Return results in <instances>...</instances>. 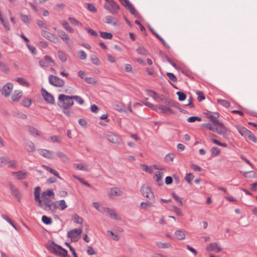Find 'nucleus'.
Masks as SVG:
<instances>
[{
    "label": "nucleus",
    "instance_id": "1",
    "mask_svg": "<svg viewBox=\"0 0 257 257\" xmlns=\"http://www.w3.org/2000/svg\"><path fill=\"white\" fill-rule=\"evenodd\" d=\"M55 198L54 192L50 189L43 191L42 193V201L43 203V207L46 211H50L51 212H55L57 208V204L52 200Z\"/></svg>",
    "mask_w": 257,
    "mask_h": 257
},
{
    "label": "nucleus",
    "instance_id": "2",
    "mask_svg": "<svg viewBox=\"0 0 257 257\" xmlns=\"http://www.w3.org/2000/svg\"><path fill=\"white\" fill-rule=\"evenodd\" d=\"M58 105L62 108H69L73 105L72 96L61 94L59 95Z\"/></svg>",
    "mask_w": 257,
    "mask_h": 257
},
{
    "label": "nucleus",
    "instance_id": "3",
    "mask_svg": "<svg viewBox=\"0 0 257 257\" xmlns=\"http://www.w3.org/2000/svg\"><path fill=\"white\" fill-rule=\"evenodd\" d=\"M104 8L112 15L117 14L119 9V6L113 0H108L105 2Z\"/></svg>",
    "mask_w": 257,
    "mask_h": 257
},
{
    "label": "nucleus",
    "instance_id": "4",
    "mask_svg": "<svg viewBox=\"0 0 257 257\" xmlns=\"http://www.w3.org/2000/svg\"><path fill=\"white\" fill-rule=\"evenodd\" d=\"M141 192L143 195L148 198L149 200H152L154 202L155 201V196L151 188L147 185L144 184L141 188Z\"/></svg>",
    "mask_w": 257,
    "mask_h": 257
},
{
    "label": "nucleus",
    "instance_id": "5",
    "mask_svg": "<svg viewBox=\"0 0 257 257\" xmlns=\"http://www.w3.org/2000/svg\"><path fill=\"white\" fill-rule=\"evenodd\" d=\"M49 82L52 85L56 87H62L64 84V81L59 77L50 75L48 78Z\"/></svg>",
    "mask_w": 257,
    "mask_h": 257
},
{
    "label": "nucleus",
    "instance_id": "6",
    "mask_svg": "<svg viewBox=\"0 0 257 257\" xmlns=\"http://www.w3.org/2000/svg\"><path fill=\"white\" fill-rule=\"evenodd\" d=\"M120 3L130 11L132 14L134 15L135 17L137 18L140 17V14L139 13L136 11L134 7L128 0H121Z\"/></svg>",
    "mask_w": 257,
    "mask_h": 257
},
{
    "label": "nucleus",
    "instance_id": "7",
    "mask_svg": "<svg viewBox=\"0 0 257 257\" xmlns=\"http://www.w3.org/2000/svg\"><path fill=\"white\" fill-rule=\"evenodd\" d=\"M102 210H99V211L102 213H107L108 216L113 219L119 220L117 215L114 209H111L107 207H102Z\"/></svg>",
    "mask_w": 257,
    "mask_h": 257
},
{
    "label": "nucleus",
    "instance_id": "8",
    "mask_svg": "<svg viewBox=\"0 0 257 257\" xmlns=\"http://www.w3.org/2000/svg\"><path fill=\"white\" fill-rule=\"evenodd\" d=\"M42 94L44 100L50 104H54L55 103L54 98L53 95L46 90L44 88L41 90Z\"/></svg>",
    "mask_w": 257,
    "mask_h": 257
},
{
    "label": "nucleus",
    "instance_id": "9",
    "mask_svg": "<svg viewBox=\"0 0 257 257\" xmlns=\"http://www.w3.org/2000/svg\"><path fill=\"white\" fill-rule=\"evenodd\" d=\"M214 125L215 126L214 132H216L220 135H225L226 134V128L219 120L218 121V123H215Z\"/></svg>",
    "mask_w": 257,
    "mask_h": 257
},
{
    "label": "nucleus",
    "instance_id": "10",
    "mask_svg": "<svg viewBox=\"0 0 257 257\" xmlns=\"http://www.w3.org/2000/svg\"><path fill=\"white\" fill-rule=\"evenodd\" d=\"M82 232L81 228L72 229L67 232V237L71 240H76L75 239L78 237Z\"/></svg>",
    "mask_w": 257,
    "mask_h": 257
},
{
    "label": "nucleus",
    "instance_id": "11",
    "mask_svg": "<svg viewBox=\"0 0 257 257\" xmlns=\"http://www.w3.org/2000/svg\"><path fill=\"white\" fill-rule=\"evenodd\" d=\"M13 88V85L11 83H8L3 86L1 90V93L5 97L10 96Z\"/></svg>",
    "mask_w": 257,
    "mask_h": 257
},
{
    "label": "nucleus",
    "instance_id": "12",
    "mask_svg": "<svg viewBox=\"0 0 257 257\" xmlns=\"http://www.w3.org/2000/svg\"><path fill=\"white\" fill-rule=\"evenodd\" d=\"M41 188L39 186L36 187L34 190V200L38 203V206L43 207V203L40 199Z\"/></svg>",
    "mask_w": 257,
    "mask_h": 257
},
{
    "label": "nucleus",
    "instance_id": "13",
    "mask_svg": "<svg viewBox=\"0 0 257 257\" xmlns=\"http://www.w3.org/2000/svg\"><path fill=\"white\" fill-rule=\"evenodd\" d=\"M156 111H157V109H159L160 110V112L162 113H165L167 114L175 113L174 111L173 110H172L169 107H168L164 105L160 104L156 106Z\"/></svg>",
    "mask_w": 257,
    "mask_h": 257
},
{
    "label": "nucleus",
    "instance_id": "14",
    "mask_svg": "<svg viewBox=\"0 0 257 257\" xmlns=\"http://www.w3.org/2000/svg\"><path fill=\"white\" fill-rule=\"evenodd\" d=\"M0 161L4 165H8L10 167L14 168L16 166V162L15 160H10L8 158L3 157L0 158Z\"/></svg>",
    "mask_w": 257,
    "mask_h": 257
},
{
    "label": "nucleus",
    "instance_id": "15",
    "mask_svg": "<svg viewBox=\"0 0 257 257\" xmlns=\"http://www.w3.org/2000/svg\"><path fill=\"white\" fill-rule=\"evenodd\" d=\"M10 188L12 194L15 196L19 201H20L21 199V194L19 192L18 189L16 188L12 183H10Z\"/></svg>",
    "mask_w": 257,
    "mask_h": 257
},
{
    "label": "nucleus",
    "instance_id": "16",
    "mask_svg": "<svg viewBox=\"0 0 257 257\" xmlns=\"http://www.w3.org/2000/svg\"><path fill=\"white\" fill-rule=\"evenodd\" d=\"M108 141L115 144H119L121 141L120 138L112 133H108L107 134Z\"/></svg>",
    "mask_w": 257,
    "mask_h": 257
},
{
    "label": "nucleus",
    "instance_id": "17",
    "mask_svg": "<svg viewBox=\"0 0 257 257\" xmlns=\"http://www.w3.org/2000/svg\"><path fill=\"white\" fill-rule=\"evenodd\" d=\"M123 194V191L118 187H112L110 189L108 196L110 198H112L114 196H121Z\"/></svg>",
    "mask_w": 257,
    "mask_h": 257
},
{
    "label": "nucleus",
    "instance_id": "18",
    "mask_svg": "<svg viewBox=\"0 0 257 257\" xmlns=\"http://www.w3.org/2000/svg\"><path fill=\"white\" fill-rule=\"evenodd\" d=\"M206 250L208 251H214L218 252L221 251V247L217 242L210 243L206 247Z\"/></svg>",
    "mask_w": 257,
    "mask_h": 257
},
{
    "label": "nucleus",
    "instance_id": "19",
    "mask_svg": "<svg viewBox=\"0 0 257 257\" xmlns=\"http://www.w3.org/2000/svg\"><path fill=\"white\" fill-rule=\"evenodd\" d=\"M42 35L45 38L47 39L48 40L53 43H56L57 42V37L50 33L49 32H47L46 31H43L42 32Z\"/></svg>",
    "mask_w": 257,
    "mask_h": 257
},
{
    "label": "nucleus",
    "instance_id": "20",
    "mask_svg": "<svg viewBox=\"0 0 257 257\" xmlns=\"http://www.w3.org/2000/svg\"><path fill=\"white\" fill-rule=\"evenodd\" d=\"M24 149L28 152H34L36 150V147L34 143L30 141H26L24 145Z\"/></svg>",
    "mask_w": 257,
    "mask_h": 257
},
{
    "label": "nucleus",
    "instance_id": "21",
    "mask_svg": "<svg viewBox=\"0 0 257 257\" xmlns=\"http://www.w3.org/2000/svg\"><path fill=\"white\" fill-rule=\"evenodd\" d=\"M39 154L47 158L53 159L55 158L54 156V153L46 149H41L39 151Z\"/></svg>",
    "mask_w": 257,
    "mask_h": 257
},
{
    "label": "nucleus",
    "instance_id": "22",
    "mask_svg": "<svg viewBox=\"0 0 257 257\" xmlns=\"http://www.w3.org/2000/svg\"><path fill=\"white\" fill-rule=\"evenodd\" d=\"M148 95L151 97L157 102H160L161 101L162 98H163V95H159L156 92L151 90H147Z\"/></svg>",
    "mask_w": 257,
    "mask_h": 257
},
{
    "label": "nucleus",
    "instance_id": "23",
    "mask_svg": "<svg viewBox=\"0 0 257 257\" xmlns=\"http://www.w3.org/2000/svg\"><path fill=\"white\" fill-rule=\"evenodd\" d=\"M13 175L15 176L18 180H22L25 179L27 177V173L24 171H19L14 172L12 173Z\"/></svg>",
    "mask_w": 257,
    "mask_h": 257
},
{
    "label": "nucleus",
    "instance_id": "24",
    "mask_svg": "<svg viewBox=\"0 0 257 257\" xmlns=\"http://www.w3.org/2000/svg\"><path fill=\"white\" fill-rule=\"evenodd\" d=\"M23 92L21 90H16L14 93L12 95V99L13 101L17 102L22 96Z\"/></svg>",
    "mask_w": 257,
    "mask_h": 257
},
{
    "label": "nucleus",
    "instance_id": "25",
    "mask_svg": "<svg viewBox=\"0 0 257 257\" xmlns=\"http://www.w3.org/2000/svg\"><path fill=\"white\" fill-rule=\"evenodd\" d=\"M164 175V173L162 172L157 171L155 173V176L157 178L156 182L159 186L163 184L162 177Z\"/></svg>",
    "mask_w": 257,
    "mask_h": 257
},
{
    "label": "nucleus",
    "instance_id": "26",
    "mask_svg": "<svg viewBox=\"0 0 257 257\" xmlns=\"http://www.w3.org/2000/svg\"><path fill=\"white\" fill-rule=\"evenodd\" d=\"M184 232L185 231L183 230L178 229L175 231V235L178 239H184L185 238V234Z\"/></svg>",
    "mask_w": 257,
    "mask_h": 257
},
{
    "label": "nucleus",
    "instance_id": "27",
    "mask_svg": "<svg viewBox=\"0 0 257 257\" xmlns=\"http://www.w3.org/2000/svg\"><path fill=\"white\" fill-rule=\"evenodd\" d=\"M217 116L212 115L211 112H209L206 114V117L210 119V121L214 124L215 123H218L219 120L217 118L218 114L216 113Z\"/></svg>",
    "mask_w": 257,
    "mask_h": 257
},
{
    "label": "nucleus",
    "instance_id": "28",
    "mask_svg": "<svg viewBox=\"0 0 257 257\" xmlns=\"http://www.w3.org/2000/svg\"><path fill=\"white\" fill-rule=\"evenodd\" d=\"M62 247L61 246L58 245L55 243L54 242L52 243V245L50 246V250L53 253H55L56 254H58L59 251H60V249H58V248Z\"/></svg>",
    "mask_w": 257,
    "mask_h": 257
},
{
    "label": "nucleus",
    "instance_id": "29",
    "mask_svg": "<svg viewBox=\"0 0 257 257\" xmlns=\"http://www.w3.org/2000/svg\"><path fill=\"white\" fill-rule=\"evenodd\" d=\"M114 109L116 110L119 111V112H122L125 111V107L124 105L120 103V102H117L113 105Z\"/></svg>",
    "mask_w": 257,
    "mask_h": 257
},
{
    "label": "nucleus",
    "instance_id": "30",
    "mask_svg": "<svg viewBox=\"0 0 257 257\" xmlns=\"http://www.w3.org/2000/svg\"><path fill=\"white\" fill-rule=\"evenodd\" d=\"M136 51L138 54L143 56H148L149 54V51L143 46L139 47Z\"/></svg>",
    "mask_w": 257,
    "mask_h": 257
},
{
    "label": "nucleus",
    "instance_id": "31",
    "mask_svg": "<svg viewBox=\"0 0 257 257\" xmlns=\"http://www.w3.org/2000/svg\"><path fill=\"white\" fill-rule=\"evenodd\" d=\"M72 220L77 224H81L83 223V218L77 214H74L72 216Z\"/></svg>",
    "mask_w": 257,
    "mask_h": 257
},
{
    "label": "nucleus",
    "instance_id": "32",
    "mask_svg": "<svg viewBox=\"0 0 257 257\" xmlns=\"http://www.w3.org/2000/svg\"><path fill=\"white\" fill-rule=\"evenodd\" d=\"M105 23L116 26L117 23L114 21V18L111 16H107L105 18Z\"/></svg>",
    "mask_w": 257,
    "mask_h": 257
},
{
    "label": "nucleus",
    "instance_id": "33",
    "mask_svg": "<svg viewBox=\"0 0 257 257\" xmlns=\"http://www.w3.org/2000/svg\"><path fill=\"white\" fill-rule=\"evenodd\" d=\"M242 173V175L247 178H254L255 177V173L253 171H248V172H240Z\"/></svg>",
    "mask_w": 257,
    "mask_h": 257
},
{
    "label": "nucleus",
    "instance_id": "34",
    "mask_svg": "<svg viewBox=\"0 0 257 257\" xmlns=\"http://www.w3.org/2000/svg\"><path fill=\"white\" fill-rule=\"evenodd\" d=\"M0 21H1L2 24L4 26V27L5 28V29L9 31L10 30V27L9 26V23L8 21L5 20V19L3 18V16L0 13Z\"/></svg>",
    "mask_w": 257,
    "mask_h": 257
},
{
    "label": "nucleus",
    "instance_id": "35",
    "mask_svg": "<svg viewBox=\"0 0 257 257\" xmlns=\"http://www.w3.org/2000/svg\"><path fill=\"white\" fill-rule=\"evenodd\" d=\"M58 33L59 34V37L63 41H67L69 39V37L68 36V35L63 31L59 30V31H58Z\"/></svg>",
    "mask_w": 257,
    "mask_h": 257
},
{
    "label": "nucleus",
    "instance_id": "36",
    "mask_svg": "<svg viewBox=\"0 0 257 257\" xmlns=\"http://www.w3.org/2000/svg\"><path fill=\"white\" fill-rule=\"evenodd\" d=\"M238 131L239 133L243 137H246L247 135L248 134V132H249L250 131L246 129L245 127L243 126H240L238 128Z\"/></svg>",
    "mask_w": 257,
    "mask_h": 257
},
{
    "label": "nucleus",
    "instance_id": "37",
    "mask_svg": "<svg viewBox=\"0 0 257 257\" xmlns=\"http://www.w3.org/2000/svg\"><path fill=\"white\" fill-rule=\"evenodd\" d=\"M61 24L64 28L67 31L71 33L74 32V30L69 26L67 22L62 21Z\"/></svg>",
    "mask_w": 257,
    "mask_h": 257
},
{
    "label": "nucleus",
    "instance_id": "38",
    "mask_svg": "<svg viewBox=\"0 0 257 257\" xmlns=\"http://www.w3.org/2000/svg\"><path fill=\"white\" fill-rule=\"evenodd\" d=\"M156 244L158 247L161 248H169L171 246V245L170 243L165 242L163 243L162 242H157Z\"/></svg>",
    "mask_w": 257,
    "mask_h": 257
},
{
    "label": "nucleus",
    "instance_id": "39",
    "mask_svg": "<svg viewBox=\"0 0 257 257\" xmlns=\"http://www.w3.org/2000/svg\"><path fill=\"white\" fill-rule=\"evenodd\" d=\"M56 155L63 162H67L68 161V158L67 156L62 152H58L56 153Z\"/></svg>",
    "mask_w": 257,
    "mask_h": 257
},
{
    "label": "nucleus",
    "instance_id": "40",
    "mask_svg": "<svg viewBox=\"0 0 257 257\" xmlns=\"http://www.w3.org/2000/svg\"><path fill=\"white\" fill-rule=\"evenodd\" d=\"M42 221L44 224H45L46 225H50L52 223V218L51 217H48L46 215L42 216Z\"/></svg>",
    "mask_w": 257,
    "mask_h": 257
},
{
    "label": "nucleus",
    "instance_id": "41",
    "mask_svg": "<svg viewBox=\"0 0 257 257\" xmlns=\"http://www.w3.org/2000/svg\"><path fill=\"white\" fill-rule=\"evenodd\" d=\"M90 60L93 64L96 66H99L100 64L99 60L95 55H91L90 56Z\"/></svg>",
    "mask_w": 257,
    "mask_h": 257
},
{
    "label": "nucleus",
    "instance_id": "42",
    "mask_svg": "<svg viewBox=\"0 0 257 257\" xmlns=\"http://www.w3.org/2000/svg\"><path fill=\"white\" fill-rule=\"evenodd\" d=\"M217 101L219 104L225 107H228L230 106V102L227 100L218 99Z\"/></svg>",
    "mask_w": 257,
    "mask_h": 257
},
{
    "label": "nucleus",
    "instance_id": "43",
    "mask_svg": "<svg viewBox=\"0 0 257 257\" xmlns=\"http://www.w3.org/2000/svg\"><path fill=\"white\" fill-rule=\"evenodd\" d=\"M16 81L22 85H26L27 87L30 86V83L23 78L18 77L16 79Z\"/></svg>",
    "mask_w": 257,
    "mask_h": 257
},
{
    "label": "nucleus",
    "instance_id": "44",
    "mask_svg": "<svg viewBox=\"0 0 257 257\" xmlns=\"http://www.w3.org/2000/svg\"><path fill=\"white\" fill-rule=\"evenodd\" d=\"M58 56L59 58L62 61L65 62L67 60V56L66 54L62 51L59 50L58 51Z\"/></svg>",
    "mask_w": 257,
    "mask_h": 257
},
{
    "label": "nucleus",
    "instance_id": "45",
    "mask_svg": "<svg viewBox=\"0 0 257 257\" xmlns=\"http://www.w3.org/2000/svg\"><path fill=\"white\" fill-rule=\"evenodd\" d=\"M100 34V36L103 39H111L112 38V35L110 33L101 32Z\"/></svg>",
    "mask_w": 257,
    "mask_h": 257
},
{
    "label": "nucleus",
    "instance_id": "46",
    "mask_svg": "<svg viewBox=\"0 0 257 257\" xmlns=\"http://www.w3.org/2000/svg\"><path fill=\"white\" fill-rule=\"evenodd\" d=\"M211 152L212 156L215 157L219 154L220 151V149L216 147H213L211 149Z\"/></svg>",
    "mask_w": 257,
    "mask_h": 257
},
{
    "label": "nucleus",
    "instance_id": "47",
    "mask_svg": "<svg viewBox=\"0 0 257 257\" xmlns=\"http://www.w3.org/2000/svg\"><path fill=\"white\" fill-rule=\"evenodd\" d=\"M77 169L79 170L86 171L87 170V165L83 164V163H78L75 164Z\"/></svg>",
    "mask_w": 257,
    "mask_h": 257
},
{
    "label": "nucleus",
    "instance_id": "48",
    "mask_svg": "<svg viewBox=\"0 0 257 257\" xmlns=\"http://www.w3.org/2000/svg\"><path fill=\"white\" fill-rule=\"evenodd\" d=\"M86 5H87V9L88 11L93 13L96 12L97 9L93 4L86 3Z\"/></svg>",
    "mask_w": 257,
    "mask_h": 257
},
{
    "label": "nucleus",
    "instance_id": "49",
    "mask_svg": "<svg viewBox=\"0 0 257 257\" xmlns=\"http://www.w3.org/2000/svg\"><path fill=\"white\" fill-rule=\"evenodd\" d=\"M177 95L178 96V99L179 101H182L186 99V95L183 92L178 91L176 93Z\"/></svg>",
    "mask_w": 257,
    "mask_h": 257
},
{
    "label": "nucleus",
    "instance_id": "50",
    "mask_svg": "<svg viewBox=\"0 0 257 257\" xmlns=\"http://www.w3.org/2000/svg\"><path fill=\"white\" fill-rule=\"evenodd\" d=\"M175 158V154L173 153H169L165 157V161L167 162H170L173 160Z\"/></svg>",
    "mask_w": 257,
    "mask_h": 257
},
{
    "label": "nucleus",
    "instance_id": "51",
    "mask_svg": "<svg viewBox=\"0 0 257 257\" xmlns=\"http://www.w3.org/2000/svg\"><path fill=\"white\" fill-rule=\"evenodd\" d=\"M22 103L23 106L28 107L31 105L32 100L30 98H25L22 100Z\"/></svg>",
    "mask_w": 257,
    "mask_h": 257
},
{
    "label": "nucleus",
    "instance_id": "52",
    "mask_svg": "<svg viewBox=\"0 0 257 257\" xmlns=\"http://www.w3.org/2000/svg\"><path fill=\"white\" fill-rule=\"evenodd\" d=\"M68 20L72 25L82 26V24L74 18L70 17L68 18Z\"/></svg>",
    "mask_w": 257,
    "mask_h": 257
},
{
    "label": "nucleus",
    "instance_id": "53",
    "mask_svg": "<svg viewBox=\"0 0 257 257\" xmlns=\"http://www.w3.org/2000/svg\"><path fill=\"white\" fill-rule=\"evenodd\" d=\"M196 120L200 121H201V118L199 116H190L187 118V121L189 122H195Z\"/></svg>",
    "mask_w": 257,
    "mask_h": 257
},
{
    "label": "nucleus",
    "instance_id": "54",
    "mask_svg": "<svg viewBox=\"0 0 257 257\" xmlns=\"http://www.w3.org/2000/svg\"><path fill=\"white\" fill-rule=\"evenodd\" d=\"M72 98L77 102L79 104L82 105L84 103L83 99L80 96L77 95H72Z\"/></svg>",
    "mask_w": 257,
    "mask_h": 257
},
{
    "label": "nucleus",
    "instance_id": "55",
    "mask_svg": "<svg viewBox=\"0 0 257 257\" xmlns=\"http://www.w3.org/2000/svg\"><path fill=\"white\" fill-rule=\"evenodd\" d=\"M248 139H249L250 140L252 141L253 143H256L257 142V140L255 137V136L253 135V134L249 131V132H248V134L247 135V136Z\"/></svg>",
    "mask_w": 257,
    "mask_h": 257
},
{
    "label": "nucleus",
    "instance_id": "56",
    "mask_svg": "<svg viewBox=\"0 0 257 257\" xmlns=\"http://www.w3.org/2000/svg\"><path fill=\"white\" fill-rule=\"evenodd\" d=\"M194 176L192 173L187 174L185 177V180L190 185L192 184V180L193 179Z\"/></svg>",
    "mask_w": 257,
    "mask_h": 257
},
{
    "label": "nucleus",
    "instance_id": "57",
    "mask_svg": "<svg viewBox=\"0 0 257 257\" xmlns=\"http://www.w3.org/2000/svg\"><path fill=\"white\" fill-rule=\"evenodd\" d=\"M74 177L76 179H77L80 182H81L82 184L85 185L86 186H87L89 188H91L92 187V186L90 184H89L86 181H85L83 179L78 177H76V176H74Z\"/></svg>",
    "mask_w": 257,
    "mask_h": 257
},
{
    "label": "nucleus",
    "instance_id": "58",
    "mask_svg": "<svg viewBox=\"0 0 257 257\" xmlns=\"http://www.w3.org/2000/svg\"><path fill=\"white\" fill-rule=\"evenodd\" d=\"M28 131L32 135H36V136H38L39 135L38 133V131L37 130L36 128H35L34 127L29 126L28 127Z\"/></svg>",
    "mask_w": 257,
    "mask_h": 257
},
{
    "label": "nucleus",
    "instance_id": "59",
    "mask_svg": "<svg viewBox=\"0 0 257 257\" xmlns=\"http://www.w3.org/2000/svg\"><path fill=\"white\" fill-rule=\"evenodd\" d=\"M153 206L152 202H142L141 203V207L145 209H147V208L152 207Z\"/></svg>",
    "mask_w": 257,
    "mask_h": 257
},
{
    "label": "nucleus",
    "instance_id": "60",
    "mask_svg": "<svg viewBox=\"0 0 257 257\" xmlns=\"http://www.w3.org/2000/svg\"><path fill=\"white\" fill-rule=\"evenodd\" d=\"M172 196L173 198L179 202V205L182 206L183 205V202L182 199L178 196L177 194H176L175 193H172Z\"/></svg>",
    "mask_w": 257,
    "mask_h": 257
},
{
    "label": "nucleus",
    "instance_id": "61",
    "mask_svg": "<svg viewBox=\"0 0 257 257\" xmlns=\"http://www.w3.org/2000/svg\"><path fill=\"white\" fill-rule=\"evenodd\" d=\"M21 18L22 21L25 23H29L30 22V18L27 15L21 14Z\"/></svg>",
    "mask_w": 257,
    "mask_h": 257
},
{
    "label": "nucleus",
    "instance_id": "62",
    "mask_svg": "<svg viewBox=\"0 0 257 257\" xmlns=\"http://www.w3.org/2000/svg\"><path fill=\"white\" fill-rule=\"evenodd\" d=\"M84 80L86 82L91 84H95L96 83V81L94 78L92 77H85Z\"/></svg>",
    "mask_w": 257,
    "mask_h": 257
},
{
    "label": "nucleus",
    "instance_id": "63",
    "mask_svg": "<svg viewBox=\"0 0 257 257\" xmlns=\"http://www.w3.org/2000/svg\"><path fill=\"white\" fill-rule=\"evenodd\" d=\"M51 141L53 143H61V138L58 136H53L50 137Z\"/></svg>",
    "mask_w": 257,
    "mask_h": 257
},
{
    "label": "nucleus",
    "instance_id": "64",
    "mask_svg": "<svg viewBox=\"0 0 257 257\" xmlns=\"http://www.w3.org/2000/svg\"><path fill=\"white\" fill-rule=\"evenodd\" d=\"M79 58L80 60H84L87 58V55L83 50H80L79 51Z\"/></svg>",
    "mask_w": 257,
    "mask_h": 257
}]
</instances>
